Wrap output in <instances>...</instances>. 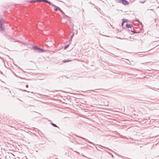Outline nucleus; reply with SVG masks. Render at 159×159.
I'll list each match as a JSON object with an SVG mask.
<instances>
[{
	"label": "nucleus",
	"instance_id": "obj_4",
	"mask_svg": "<svg viewBox=\"0 0 159 159\" xmlns=\"http://www.w3.org/2000/svg\"><path fill=\"white\" fill-rule=\"evenodd\" d=\"M43 2H46L52 6H54V4L51 3L50 2L48 1V0H43Z\"/></svg>",
	"mask_w": 159,
	"mask_h": 159
},
{
	"label": "nucleus",
	"instance_id": "obj_14",
	"mask_svg": "<svg viewBox=\"0 0 159 159\" xmlns=\"http://www.w3.org/2000/svg\"><path fill=\"white\" fill-rule=\"evenodd\" d=\"M74 33H73L71 35V38H70V41H71V40H72V39L74 36Z\"/></svg>",
	"mask_w": 159,
	"mask_h": 159
},
{
	"label": "nucleus",
	"instance_id": "obj_11",
	"mask_svg": "<svg viewBox=\"0 0 159 159\" xmlns=\"http://www.w3.org/2000/svg\"><path fill=\"white\" fill-rule=\"evenodd\" d=\"M60 11V12L63 14V15H64L65 14V13L60 8H59V9H58Z\"/></svg>",
	"mask_w": 159,
	"mask_h": 159
},
{
	"label": "nucleus",
	"instance_id": "obj_7",
	"mask_svg": "<svg viewBox=\"0 0 159 159\" xmlns=\"http://www.w3.org/2000/svg\"><path fill=\"white\" fill-rule=\"evenodd\" d=\"M33 49L35 50H38V49L39 48V47H38L36 46H34L33 47Z\"/></svg>",
	"mask_w": 159,
	"mask_h": 159
},
{
	"label": "nucleus",
	"instance_id": "obj_17",
	"mask_svg": "<svg viewBox=\"0 0 159 159\" xmlns=\"http://www.w3.org/2000/svg\"><path fill=\"white\" fill-rule=\"evenodd\" d=\"M130 30V31H131V32H132V33H133V34H134V33H136V32H135V31H134V30Z\"/></svg>",
	"mask_w": 159,
	"mask_h": 159
},
{
	"label": "nucleus",
	"instance_id": "obj_25",
	"mask_svg": "<svg viewBox=\"0 0 159 159\" xmlns=\"http://www.w3.org/2000/svg\"><path fill=\"white\" fill-rule=\"evenodd\" d=\"M150 10H152V9H150Z\"/></svg>",
	"mask_w": 159,
	"mask_h": 159
},
{
	"label": "nucleus",
	"instance_id": "obj_16",
	"mask_svg": "<svg viewBox=\"0 0 159 159\" xmlns=\"http://www.w3.org/2000/svg\"><path fill=\"white\" fill-rule=\"evenodd\" d=\"M122 20H123V22H122V25H121L122 26H123V23L125 22V19H123Z\"/></svg>",
	"mask_w": 159,
	"mask_h": 159
},
{
	"label": "nucleus",
	"instance_id": "obj_18",
	"mask_svg": "<svg viewBox=\"0 0 159 159\" xmlns=\"http://www.w3.org/2000/svg\"><path fill=\"white\" fill-rule=\"evenodd\" d=\"M23 91H25V92H28V93H29V92H29V91H26V90H23Z\"/></svg>",
	"mask_w": 159,
	"mask_h": 159
},
{
	"label": "nucleus",
	"instance_id": "obj_23",
	"mask_svg": "<svg viewBox=\"0 0 159 159\" xmlns=\"http://www.w3.org/2000/svg\"><path fill=\"white\" fill-rule=\"evenodd\" d=\"M65 16H66V17H67V16H66V15H65Z\"/></svg>",
	"mask_w": 159,
	"mask_h": 159
},
{
	"label": "nucleus",
	"instance_id": "obj_2",
	"mask_svg": "<svg viewBox=\"0 0 159 159\" xmlns=\"http://www.w3.org/2000/svg\"><path fill=\"white\" fill-rule=\"evenodd\" d=\"M119 2L120 3H121L125 5H127L129 3L126 0H121V1H119Z\"/></svg>",
	"mask_w": 159,
	"mask_h": 159
},
{
	"label": "nucleus",
	"instance_id": "obj_20",
	"mask_svg": "<svg viewBox=\"0 0 159 159\" xmlns=\"http://www.w3.org/2000/svg\"><path fill=\"white\" fill-rule=\"evenodd\" d=\"M118 0V2H119V3H120L119 1H120L121 0Z\"/></svg>",
	"mask_w": 159,
	"mask_h": 159
},
{
	"label": "nucleus",
	"instance_id": "obj_19",
	"mask_svg": "<svg viewBox=\"0 0 159 159\" xmlns=\"http://www.w3.org/2000/svg\"><path fill=\"white\" fill-rule=\"evenodd\" d=\"M26 87L28 88V85H26Z\"/></svg>",
	"mask_w": 159,
	"mask_h": 159
},
{
	"label": "nucleus",
	"instance_id": "obj_10",
	"mask_svg": "<svg viewBox=\"0 0 159 159\" xmlns=\"http://www.w3.org/2000/svg\"><path fill=\"white\" fill-rule=\"evenodd\" d=\"M60 11V12L63 14V15H64L65 14V13L60 8H59V9H58Z\"/></svg>",
	"mask_w": 159,
	"mask_h": 159
},
{
	"label": "nucleus",
	"instance_id": "obj_5",
	"mask_svg": "<svg viewBox=\"0 0 159 159\" xmlns=\"http://www.w3.org/2000/svg\"><path fill=\"white\" fill-rule=\"evenodd\" d=\"M53 7H55V8L54 9V10L55 11H57V10L59 9V7H58L56 6L55 5H54V6H53Z\"/></svg>",
	"mask_w": 159,
	"mask_h": 159
},
{
	"label": "nucleus",
	"instance_id": "obj_1",
	"mask_svg": "<svg viewBox=\"0 0 159 159\" xmlns=\"http://www.w3.org/2000/svg\"><path fill=\"white\" fill-rule=\"evenodd\" d=\"M4 30V27H2V20L0 19V31H2Z\"/></svg>",
	"mask_w": 159,
	"mask_h": 159
},
{
	"label": "nucleus",
	"instance_id": "obj_22",
	"mask_svg": "<svg viewBox=\"0 0 159 159\" xmlns=\"http://www.w3.org/2000/svg\"><path fill=\"white\" fill-rule=\"evenodd\" d=\"M125 20V22H126L127 21V19H126Z\"/></svg>",
	"mask_w": 159,
	"mask_h": 159
},
{
	"label": "nucleus",
	"instance_id": "obj_24",
	"mask_svg": "<svg viewBox=\"0 0 159 159\" xmlns=\"http://www.w3.org/2000/svg\"><path fill=\"white\" fill-rule=\"evenodd\" d=\"M112 157H113V155H112Z\"/></svg>",
	"mask_w": 159,
	"mask_h": 159
},
{
	"label": "nucleus",
	"instance_id": "obj_21",
	"mask_svg": "<svg viewBox=\"0 0 159 159\" xmlns=\"http://www.w3.org/2000/svg\"><path fill=\"white\" fill-rule=\"evenodd\" d=\"M145 2V1H144L141 2L142 3H143Z\"/></svg>",
	"mask_w": 159,
	"mask_h": 159
},
{
	"label": "nucleus",
	"instance_id": "obj_3",
	"mask_svg": "<svg viewBox=\"0 0 159 159\" xmlns=\"http://www.w3.org/2000/svg\"><path fill=\"white\" fill-rule=\"evenodd\" d=\"M43 0H32L31 1L32 2H43Z\"/></svg>",
	"mask_w": 159,
	"mask_h": 159
},
{
	"label": "nucleus",
	"instance_id": "obj_15",
	"mask_svg": "<svg viewBox=\"0 0 159 159\" xmlns=\"http://www.w3.org/2000/svg\"><path fill=\"white\" fill-rule=\"evenodd\" d=\"M69 46V45H67L66 46L64 47V49H66L67 48H68V47Z\"/></svg>",
	"mask_w": 159,
	"mask_h": 159
},
{
	"label": "nucleus",
	"instance_id": "obj_9",
	"mask_svg": "<svg viewBox=\"0 0 159 159\" xmlns=\"http://www.w3.org/2000/svg\"><path fill=\"white\" fill-rule=\"evenodd\" d=\"M71 61V60H64L63 61V62L64 63H66V62H69V61Z\"/></svg>",
	"mask_w": 159,
	"mask_h": 159
},
{
	"label": "nucleus",
	"instance_id": "obj_12",
	"mask_svg": "<svg viewBox=\"0 0 159 159\" xmlns=\"http://www.w3.org/2000/svg\"><path fill=\"white\" fill-rule=\"evenodd\" d=\"M81 138L82 139H84L85 140V141H87V142H89V143H91V142H90L89 141H88V140L87 139H84V138H81Z\"/></svg>",
	"mask_w": 159,
	"mask_h": 159
},
{
	"label": "nucleus",
	"instance_id": "obj_13",
	"mask_svg": "<svg viewBox=\"0 0 159 159\" xmlns=\"http://www.w3.org/2000/svg\"><path fill=\"white\" fill-rule=\"evenodd\" d=\"M38 50H40V51H42V52H43V51L44 50L43 49H41V48H39L38 49L37 51H38Z\"/></svg>",
	"mask_w": 159,
	"mask_h": 159
},
{
	"label": "nucleus",
	"instance_id": "obj_6",
	"mask_svg": "<svg viewBox=\"0 0 159 159\" xmlns=\"http://www.w3.org/2000/svg\"><path fill=\"white\" fill-rule=\"evenodd\" d=\"M126 27L127 28H131V26H132V25H131L130 24H127L126 25Z\"/></svg>",
	"mask_w": 159,
	"mask_h": 159
},
{
	"label": "nucleus",
	"instance_id": "obj_8",
	"mask_svg": "<svg viewBox=\"0 0 159 159\" xmlns=\"http://www.w3.org/2000/svg\"><path fill=\"white\" fill-rule=\"evenodd\" d=\"M51 125L54 127H58L55 124H54L53 123H51Z\"/></svg>",
	"mask_w": 159,
	"mask_h": 159
}]
</instances>
